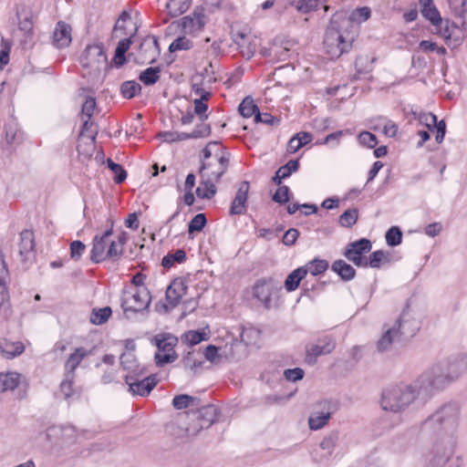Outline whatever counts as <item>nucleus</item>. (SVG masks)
<instances>
[{
	"label": "nucleus",
	"instance_id": "nucleus-1",
	"mask_svg": "<svg viewBox=\"0 0 467 467\" xmlns=\"http://www.w3.org/2000/svg\"><path fill=\"white\" fill-rule=\"evenodd\" d=\"M228 167V154L222 150H220V152H215L214 157L211 160L202 161L199 170L201 182L196 189V194L200 199H212L216 194V184Z\"/></svg>",
	"mask_w": 467,
	"mask_h": 467
},
{
	"label": "nucleus",
	"instance_id": "nucleus-2",
	"mask_svg": "<svg viewBox=\"0 0 467 467\" xmlns=\"http://www.w3.org/2000/svg\"><path fill=\"white\" fill-rule=\"evenodd\" d=\"M354 37L355 33L350 30L349 20L336 14L326 30L324 48L331 58H337L350 49Z\"/></svg>",
	"mask_w": 467,
	"mask_h": 467
},
{
	"label": "nucleus",
	"instance_id": "nucleus-3",
	"mask_svg": "<svg viewBox=\"0 0 467 467\" xmlns=\"http://www.w3.org/2000/svg\"><path fill=\"white\" fill-rule=\"evenodd\" d=\"M420 397L414 381L411 384L393 385L383 390L380 405L384 410L402 413Z\"/></svg>",
	"mask_w": 467,
	"mask_h": 467
},
{
	"label": "nucleus",
	"instance_id": "nucleus-4",
	"mask_svg": "<svg viewBox=\"0 0 467 467\" xmlns=\"http://www.w3.org/2000/svg\"><path fill=\"white\" fill-rule=\"evenodd\" d=\"M460 407L456 403L445 404L425 421L424 428L432 431L438 436L454 439V433L460 421Z\"/></svg>",
	"mask_w": 467,
	"mask_h": 467
},
{
	"label": "nucleus",
	"instance_id": "nucleus-5",
	"mask_svg": "<svg viewBox=\"0 0 467 467\" xmlns=\"http://www.w3.org/2000/svg\"><path fill=\"white\" fill-rule=\"evenodd\" d=\"M419 329L418 323L408 312H402L393 326H384V333L378 341L377 348L380 352L389 350L392 344L401 336L410 337Z\"/></svg>",
	"mask_w": 467,
	"mask_h": 467
},
{
	"label": "nucleus",
	"instance_id": "nucleus-6",
	"mask_svg": "<svg viewBox=\"0 0 467 467\" xmlns=\"http://www.w3.org/2000/svg\"><path fill=\"white\" fill-rule=\"evenodd\" d=\"M414 383L423 399L431 398L451 384L438 364L423 372Z\"/></svg>",
	"mask_w": 467,
	"mask_h": 467
},
{
	"label": "nucleus",
	"instance_id": "nucleus-7",
	"mask_svg": "<svg viewBox=\"0 0 467 467\" xmlns=\"http://www.w3.org/2000/svg\"><path fill=\"white\" fill-rule=\"evenodd\" d=\"M454 439L438 436L433 441L426 455V460L431 467H442L453 454Z\"/></svg>",
	"mask_w": 467,
	"mask_h": 467
},
{
	"label": "nucleus",
	"instance_id": "nucleus-8",
	"mask_svg": "<svg viewBox=\"0 0 467 467\" xmlns=\"http://www.w3.org/2000/svg\"><path fill=\"white\" fill-rule=\"evenodd\" d=\"M151 301L150 291L145 286H139L123 291L121 306L125 313L140 312L149 307Z\"/></svg>",
	"mask_w": 467,
	"mask_h": 467
},
{
	"label": "nucleus",
	"instance_id": "nucleus-9",
	"mask_svg": "<svg viewBox=\"0 0 467 467\" xmlns=\"http://www.w3.org/2000/svg\"><path fill=\"white\" fill-rule=\"evenodd\" d=\"M81 64L84 67L91 68L95 72H100L106 67L108 57L103 45L99 43L88 45L81 56Z\"/></svg>",
	"mask_w": 467,
	"mask_h": 467
},
{
	"label": "nucleus",
	"instance_id": "nucleus-10",
	"mask_svg": "<svg viewBox=\"0 0 467 467\" xmlns=\"http://www.w3.org/2000/svg\"><path fill=\"white\" fill-rule=\"evenodd\" d=\"M192 423L186 428L188 436L197 435L201 430L210 427L217 420V410L213 405L202 407L192 414Z\"/></svg>",
	"mask_w": 467,
	"mask_h": 467
},
{
	"label": "nucleus",
	"instance_id": "nucleus-11",
	"mask_svg": "<svg viewBox=\"0 0 467 467\" xmlns=\"http://www.w3.org/2000/svg\"><path fill=\"white\" fill-rule=\"evenodd\" d=\"M371 250L369 240L362 238L357 242L351 243L347 246L345 256L354 265L359 267L368 266V259L364 254Z\"/></svg>",
	"mask_w": 467,
	"mask_h": 467
},
{
	"label": "nucleus",
	"instance_id": "nucleus-12",
	"mask_svg": "<svg viewBox=\"0 0 467 467\" xmlns=\"http://www.w3.org/2000/svg\"><path fill=\"white\" fill-rule=\"evenodd\" d=\"M113 223L111 222V225ZM112 235V226L107 230L102 235H96L93 240V247L91 250L90 259L95 263H99L107 258H113L108 254V249L112 242L109 238Z\"/></svg>",
	"mask_w": 467,
	"mask_h": 467
},
{
	"label": "nucleus",
	"instance_id": "nucleus-13",
	"mask_svg": "<svg viewBox=\"0 0 467 467\" xmlns=\"http://www.w3.org/2000/svg\"><path fill=\"white\" fill-rule=\"evenodd\" d=\"M452 383L467 371V357H458L437 363Z\"/></svg>",
	"mask_w": 467,
	"mask_h": 467
},
{
	"label": "nucleus",
	"instance_id": "nucleus-14",
	"mask_svg": "<svg viewBox=\"0 0 467 467\" xmlns=\"http://www.w3.org/2000/svg\"><path fill=\"white\" fill-rule=\"evenodd\" d=\"M234 41L237 46L243 57L250 59L253 57L257 49V38L245 32H237L234 35Z\"/></svg>",
	"mask_w": 467,
	"mask_h": 467
},
{
	"label": "nucleus",
	"instance_id": "nucleus-15",
	"mask_svg": "<svg viewBox=\"0 0 467 467\" xmlns=\"http://www.w3.org/2000/svg\"><path fill=\"white\" fill-rule=\"evenodd\" d=\"M334 348L335 342L332 339L327 337L320 339L317 343L306 347V362L314 365L319 356L327 355Z\"/></svg>",
	"mask_w": 467,
	"mask_h": 467
},
{
	"label": "nucleus",
	"instance_id": "nucleus-16",
	"mask_svg": "<svg viewBox=\"0 0 467 467\" xmlns=\"http://www.w3.org/2000/svg\"><path fill=\"white\" fill-rule=\"evenodd\" d=\"M125 381L129 385L130 391L140 396H146L150 394L157 384V381L153 377L138 379L133 375H127L125 377Z\"/></svg>",
	"mask_w": 467,
	"mask_h": 467
},
{
	"label": "nucleus",
	"instance_id": "nucleus-17",
	"mask_svg": "<svg viewBox=\"0 0 467 467\" xmlns=\"http://www.w3.org/2000/svg\"><path fill=\"white\" fill-rule=\"evenodd\" d=\"M296 43L292 39L285 37H275L270 47L269 56H274V58L277 61H285L290 57L292 48Z\"/></svg>",
	"mask_w": 467,
	"mask_h": 467
},
{
	"label": "nucleus",
	"instance_id": "nucleus-18",
	"mask_svg": "<svg viewBox=\"0 0 467 467\" xmlns=\"http://www.w3.org/2000/svg\"><path fill=\"white\" fill-rule=\"evenodd\" d=\"M35 238L30 230H24L20 233L18 242V254L22 262H26L34 256Z\"/></svg>",
	"mask_w": 467,
	"mask_h": 467
},
{
	"label": "nucleus",
	"instance_id": "nucleus-19",
	"mask_svg": "<svg viewBox=\"0 0 467 467\" xmlns=\"http://www.w3.org/2000/svg\"><path fill=\"white\" fill-rule=\"evenodd\" d=\"M137 27L135 24L130 22V15L127 11H123L113 29V36L116 38L125 36L124 38H131L135 36Z\"/></svg>",
	"mask_w": 467,
	"mask_h": 467
},
{
	"label": "nucleus",
	"instance_id": "nucleus-20",
	"mask_svg": "<svg viewBox=\"0 0 467 467\" xmlns=\"http://www.w3.org/2000/svg\"><path fill=\"white\" fill-rule=\"evenodd\" d=\"M249 189L250 185L248 182L244 181L240 183L230 206V214L240 215L245 213Z\"/></svg>",
	"mask_w": 467,
	"mask_h": 467
},
{
	"label": "nucleus",
	"instance_id": "nucleus-21",
	"mask_svg": "<svg viewBox=\"0 0 467 467\" xmlns=\"http://www.w3.org/2000/svg\"><path fill=\"white\" fill-rule=\"evenodd\" d=\"M187 284L183 278H175L166 290V299L171 307L179 305L187 292Z\"/></svg>",
	"mask_w": 467,
	"mask_h": 467
},
{
	"label": "nucleus",
	"instance_id": "nucleus-22",
	"mask_svg": "<svg viewBox=\"0 0 467 467\" xmlns=\"http://www.w3.org/2000/svg\"><path fill=\"white\" fill-rule=\"evenodd\" d=\"M71 26L64 21H59L52 35V44L57 48L67 47L71 43Z\"/></svg>",
	"mask_w": 467,
	"mask_h": 467
},
{
	"label": "nucleus",
	"instance_id": "nucleus-23",
	"mask_svg": "<svg viewBox=\"0 0 467 467\" xmlns=\"http://www.w3.org/2000/svg\"><path fill=\"white\" fill-rule=\"evenodd\" d=\"M203 15L194 12L192 16H187L177 22V26L182 28L185 34H192L199 31L203 26Z\"/></svg>",
	"mask_w": 467,
	"mask_h": 467
},
{
	"label": "nucleus",
	"instance_id": "nucleus-24",
	"mask_svg": "<svg viewBox=\"0 0 467 467\" xmlns=\"http://www.w3.org/2000/svg\"><path fill=\"white\" fill-rule=\"evenodd\" d=\"M91 354V350H88L83 347L76 348L65 363V371L69 372V376L71 377L72 374H75L76 368L79 366L82 360Z\"/></svg>",
	"mask_w": 467,
	"mask_h": 467
},
{
	"label": "nucleus",
	"instance_id": "nucleus-25",
	"mask_svg": "<svg viewBox=\"0 0 467 467\" xmlns=\"http://www.w3.org/2000/svg\"><path fill=\"white\" fill-rule=\"evenodd\" d=\"M25 351L21 341H9L5 338L0 340V355L7 359L20 356Z\"/></svg>",
	"mask_w": 467,
	"mask_h": 467
},
{
	"label": "nucleus",
	"instance_id": "nucleus-26",
	"mask_svg": "<svg viewBox=\"0 0 467 467\" xmlns=\"http://www.w3.org/2000/svg\"><path fill=\"white\" fill-rule=\"evenodd\" d=\"M421 15L429 20L433 26L442 25V18L439 10L433 4V0H419Z\"/></svg>",
	"mask_w": 467,
	"mask_h": 467
},
{
	"label": "nucleus",
	"instance_id": "nucleus-27",
	"mask_svg": "<svg viewBox=\"0 0 467 467\" xmlns=\"http://www.w3.org/2000/svg\"><path fill=\"white\" fill-rule=\"evenodd\" d=\"M20 383V375L16 372L0 373V393L14 390Z\"/></svg>",
	"mask_w": 467,
	"mask_h": 467
},
{
	"label": "nucleus",
	"instance_id": "nucleus-28",
	"mask_svg": "<svg viewBox=\"0 0 467 467\" xmlns=\"http://www.w3.org/2000/svg\"><path fill=\"white\" fill-rule=\"evenodd\" d=\"M191 5L192 0H170L166 8L170 16L177 17L187 12Z\"/></svg>",
	"mask_w": 467,
	"mask_h": 467
},
{
	"label": "nucleus",
	"instance_id": "nucleus-29",
	"mask_svg": "<svg viewBox=\"0 0 467 467\" xmlns=\"http://www.w3.org/2000/svg\"><path fill=\"white\" fill-rule=\"evenodd\" d=\"M154 340H155V344L158 348L157 352H162V353L175 352L173 348H174L175 345L177 344V341H178L177 337H175L170 334L158 335L155 337Z\"/></svg>",
	"mask_w": 467,
	"mask_h": 467
},
{
	"label": "nucleus",
	"instance_id": "nucleus-30",
	"mask_svg": "<svg viewBox=\"0 0 467 467\" xmlns=\"http://www.w3.org/2000/svg\"><path fill=\"white\" fill-rule=\"evenodd\" d=\"M330 417L331 413L329 410L313 412L308 419L309 428L314 431L323 428L327 423Z\"/></svg>",
	"mask_w": 467,
	"mask_h": 467
},
{
	"label": "nucleus",
	"instance_id": "nucleus-31",
	"mask_svg": "<svg viewBox=\"0 0 467 467\" xmlns=\"http://www.w3.org/2000/svg\"><path fill=\"white\" fill-rule=\"evenodd\" d=\"M306 274L307 269H305V267H298L294 270L286 277L285 282V289L289 292L296 290L298 287L300 281L306 275Z\"/></svg>",
	"mask_w": 467,
	"mask_h": 467
},
{
	"label": "nucleus",
	"instance_id": "nucleus-32",
	"mask_svg": "<svg viewBox=\"0 0 467 467\" xmlns=\"http://www.w3.org/2000/svg\"><path fill=\"white\" fill-rule=\"evenodd\" d=\"M209 339V332L199 330H189L182 336V341L190 347L195 346L202 341Z\"/></svg>",
	"mask_w": 467,
	"mask_h": 467
},
{
	"label": "nucleus",
	"instance_id": "nucleus-33",
	"mask_svg": "<svg viewBox=\"0 0 467 467\" xmlns=\"http://www.w3.org/2000/svg\"><path fill=\"white\" fill-rule=\"evenodd\" d=\"M200 400L196 397H192L187 394H182L175 396L172 400V406L176 410H182L189 407L198 406Z\"/></svg>",
	"mask_w": 467,
	"mask_h": 467
},
{
	"label": "nucleus",
	"instance_id": "nucleus-34",
	"mask_svg": "<svg viewBox=\"0 0 467 467\" xmlns=\"http://www.w3.org/2000/svg\"><path fill=\"white\" fill-rule=\"evenodd\" d=\"M332 269L337 273L342 279L348 281L355 276V269L343 260H337L333 263Z\"/></svg>",
	"mask_w": 467,
	"mask_h": 467
},
{
	"label": "nucleus",
	"instance_id": "nucleus-35",
	"mask_svg": "<svg viewBox=\"0 0 467 467\" xmlns=\"http://www.w3.org/2000/svg\"><path fill=\"white\" fill-rule=\"evenodd\" d=\"M239 112L244 118L255 117V114L259 112V109L254 100L247 97L240 104Z\"/></svg>",
	"mask_w": 467,
	"mask_h": 467
},
{
	"label": "nucleus",
	"instance_id": "nucleus-36",
	"mask_svg": "<svg viewBox=\"0 0 467 467\" xmlns=\"http://www.w3.org/2000/svg\"><path fill=\"white\" fill-rule=\"evenodd\" d=\"M160 67H148L144 71H142L140 74V80L144 83L145 85H153L155 84L159 78H160Z\"/></svg>",
	"mask_w": 467,
	"mask_h": 467
},
{
	"label": "nucleus",
	"instance_id": "nucleus-37",
	"mask_svg": "<svg viewBox=\"0 0 467 467\" xmlns=\"http://www.w3.org/2000/svg\"><path fill=\"white\" fill-rule=\"evenodd\" d=\"M358 219V211L357 209H348L339 216L338 223L342 227L350 228L356 224Z\"/></svg>",
	"mask_w": 467,
	"mask_h": 467
},
{
	"label": "nucleus",
	"instance_id": "nucleus-38",
	"mask_svg": "<svg viewBox=\"0 0 467 467\" xmlns=\"http://www.w3.org/2000/svg\"><path fill=\"white\" fill-rule=\"evenodd\" d=\"M131 44V38H122L117 46L115 52V63L117 66H121L125 62V53Z\"/></svg>",
	"mask_w": 467,
	"mask_h": 467
},
{
	"label": "nucleus",
	"instance_id": "nucleus-39",
	"mask_svg": "<svg viewBox=\"0 0 467 467\" xmlns=\"http://www.w3.org/2000/svg\"><path fill=\"white\" fill-rule=\"evenodd\" d=\"M370 17V9L367 6L359 7L354 10L350 16L348 18L350 23V28L352 27V23L360 24L362 22L367 21Z\"/></svg>",
	"mask_w": 467,
	"mask_h": 467
},
{
	"label": "nucleus",
	"instance_id": "nucleus-40",
	"mask_svg": "<svg viewBox=\"0 0 467 467\" xmlns=\"http://www.w3.org/2000/svg\"><path fill=\"white\" fill-rule=\"evenodd\" d=\"M111 315V308L106 306L99 309H93L90 316V322L95 325H101L105 323Z\"/></svg>",
	"mask_w": 467,
	"mask_h": 467
},
{
	"label": "nucleus",
	"instance_id": "nucleus-41",
	"mask_svg": "<svg viewBox=\"0 0 467 467\" xmlns=\"http://www.w3.org/2000/svg\"><path fill=\"white\" fill-rule=\"evenodd\" d=\"M186 258V253L182 249L176 250L173 254H168L162 258L161 265L163 267L170 268L174 262L182 263Z\"/></svg>",
	"mask_w": 467,
	"mask_h": 467
},
{
	"label": "nucleus",
	"instance_id": "nucleus-42",
	"mask_svg": "<svg viewBox=\"0 0 467 467\" xmlns=\"http://www.w3.org/2000/svg\"><path fill=\"white\" fill-rule=\"evenodd\" d=\"M327 267L328 263L326 260L314 259L305 266V269H307V273L309 272L313 275H317L324 273Z\"/></svg>",
	"mask_w": 467,
	"mask_h": 467
},
{
	"label": "nucleus",
	"instance_id": "nucleus-43",
	"mask_svg": "<svg viewBox=\"0 0 467 467\" xmlns=\"http://www.w3.org/2000/svg\"><path fill=\"white\" fill-rule=\"evenodd\" d=\"M120 90L125 98L131 99L140 92L141 87L135 81H126L121 85Z\"/></svg>",
	"mask_w": 467,
	"mask_h": 467
},
{
	"label": "nucleus",
	"instance_id": "nucleus-44",
	"mask_svg": "<svg viewBox=\"0 0 467 467\" xmlns=\"http://www.w3.org/2000/svg\"><path fill=\"white\" fill-rule=\"evenodd\" d=\"M19 30L24 33L25 38L22 40L24 46L30 45L33 35V23L29 18H25L19 23Z\"/></svg>",
	"mask_w": 467,
	"mask_h": 467
},
{
	"label": "nucleus",
	"instance_id": "nucleus-45",
	"mask_svg": "<svg viewBox=\"0 0 467 467\" xmlns=\"http://www.w3.org/2000/svg\"><path fill=\"white\" fill-rule=\"evenodd\" d=\"M386 242L389 246H397L401 243L402 233L398 226L390 227L386 233Z\"/></svg>",
	"mask_w": 467,
	"mask_h": 467
},
{
	"label": "nucleus",
	"instance_id": "nucleus-46",
	"mask_svg": "<svg viewBox=\"0 0 467 467\" xmlns=\"http://www.w3.org/2000/svg\"><path fill=\"white\" fill-rule=\"evenodd\" d=\"M298 169V161H289L285 165L280 167L276 171V177L279 178L278 184L281 183L283 179L287 178L293 171H296Z\"/></svg>",
	"mask_w": 467,
	"mask_h": 467
},
{
	"label": "nucleus",
	"instance_id": "nucleus-47",
	"mask_svg": "<svg viewBox=\"0 0 467 467\" xmlns=\"http://www.w3.org/2000/svg\"><path fill=\"white\" fill-rule=\"evenodd\" d=\"M126 240V234H121L118 237V241L110 242V245L108 249V254L110 256H119L123 252V244Z\"/></svg>",
	"mask_w": 467,
	"mask_h": 467
},
{
	"label": "nucleus",
	"instance_id": "nucleus-48",
	"mask_svg": "<svg viewBox=\"0 0 467 467\" xmlns=\"http://www.w3.org/2000/svg\"><path fill=\"white\" fill-rule=\"evenodd\" d=\"M108 167L113 171L115 174L114 182L116 183L123 182L127 178L126 171L118 163H115L110 159L107 161Z\"/></svg>",
	"mask_w": 467,
	"mask_h": 467
},
{
	"label": "nucleus",
	"instance_id": "nucleus-49",
	"mask_svg": "<svg viewBox=\"0 0 467 467\" xmlns=\"http://www.w3.org/2000/svg\"><path fill=\"white\" fill-rule=\"evenodd\" d=\"M75 379V374L69 376V372L65 371V379L60 384V390L64 394L66 399H68L73 394V382Z\"/></svg>",
	"mask_w": 467,
	"mask_h": 467
},
{
	"label": "nucleus",
	"instance_id": "nucleus-50",
	"mask_svg": "<svg viewBox=\"0 0 467 467\" xmlns=\"http://www.w3.org/2000/svg\"><path fill=\"white\" fill-rule=\"evenodd\" d=\"M204 358L213 364H219L222 357L219 354V348L214 345H208L203 350Z\"/></svg>",
	"mask_w": 467,
	"mask_h": 467
},
{
	"label": "nucleus",
	"instance_id": "nucleus-51",
	"mask_svg": "<svg viewBox=\"0 0 467 467\" xmlns=\"http://www.w3.org/2000/svg\"><path fill=\"white\" fill-rule=\"evenodd\" d=\"M192 47V41L185 36L176 38L169 47L170 52H175L178 50H188Z\"/></svg>",
	"mask_w": 467,
	"mask_h": 467
},
{
	"label": "nucleus",
	"instance_id": "nucleus-52",
	"mask_svg": "<svg viewBox=\"0 0 467 467\" xmlns=\"http://www.w3.org/2000/svg\"><path fill=\"white\" fill-rule=\"evenodd\" d=\"M358 141L361 145L368 148H375L378 144L377 137L368 131H362L358 136Z\"/></svg>",
	"mask_w": 467,
	"mask_h": 467
},
{
	"label": "nucleus",
	"instance_id": "nucleus-53",
	"mask_svg": "<svg viewBox=\"0 0 467 467\" xmlns=\"http://www.w3.org/2000/svg\"><path fill=\"white\" fill-rule=\"evenodd\" d=\"M206 217L203 213L196 214L189 223V233L200 232L206 224Z\"/></svg>",
	"mask_w": 467,
	"mask_h": 467
},
{
	"label": "nucleus",
	"instance_id": "nucleus-54",
	"mask_svg": "<svg viewBox=\"0 0 467 467\" xmlns=\"http://www.w3.org/2000/svg\"><path fill=\"white\" fill-rule=\"evenodd\" d=\"M159 136L166 142H174L189 139V136L185 132L165 131L160 133Z\"/></svg>",
	"mask_w": 467,
	"mask_h": 467
},
{
	"label": "nucleus",
	"instance_id": "nucleus-55",
	"mask_svg": "<svg viewBox=\"0 0 467 467\" xmlns=\"http://www.w3.org/2000/svg\"><path fill=\"white\" fill-rule=\"evenodd\" d=\"M177 358V355L175 352H156L155 360L156 364L160 367L164 366L165 364L171 363Z\"/></svg>",
	"mask_w": 467,
	"mask_h": 467
},
{
	"label": "nucleus",
	"instance_id": "nucleus-56",
	"mask_svg": "<svg viewBox=\"0 0 467 467\" xmlns=\"http://www.w3.org/2000/svg\"><path fill=\"white\" fill-rule=\"evenodd\" d=\"M319 4V0H299L296 8L302 13H308L315 10Z\"/></svg>",
	"mask_w": 467,
	"mask_h": 467
},
{
	"label": "nucleus",
	"instance_id": "nucleus-57",
	"mask_svg": "<svg viewBox=\"0 0 467 467\" xmlns=\"http://www.w3.org/2000/svg\"><path fill=\"white\" fill-rule=\"evenodd\" d=\"M211 133V128L209 125L202 124L197 126L194 130L191 133H187L189 139H198L209 136Z\"/></svg>",
	"mask_w": 467,
	"mask_h": 467
},
{
	"label": "nucleus",
	"instance_id": "nucleus-58",
	"mask_svg": "<svg viewBox=\"0 0 467 467\" xmlns=\"http://www.w3.org/2000/svg\"><path fill=\"white\" fill-rule=\"evenodd\" d=\"M337 441V435L330 434L322 440L320 442V448L327 451L328 453H331L336 446Z\"/></svg>",
	"mask_w": 467,
	"mask_h": 467
},
{
	"label": "nucleus",
	"instance_id": "nucleus-59",
	"mask_svg": "<svg viewBox=\"0 0 467 467\" xmlns=\"http://www.w3.org/2000/svg\"><path fill=\"white\" fill-rule=\"evenodd\" d=\"M289 188L287 186H280L273 195V200L278 203H285L289 201Z\"/></svg>",
	"mask_w": 467,
	"mask_h": 467
},
{
	"label": "nucleus",
	"instance_id": "nucleus-60",
	"mask_svg": "<svg viewBox=\"0 0 467 467\" xmlns=\"http://www.w3.org/2000/svg\"><path fill=\"white\" fill-rule=\"evenodd\" d=\"M385 259V254L383 251L379 250L373 252L369 255V259L368 260V266L378 268L379 267L381 262Z\"/></svg>",
	"mask_w": 467,
	"mask_h": 467
},
{
	"label": "nucleus",
	"instance_id": "nucleus-61",
	"mask_svg": "<svg viewBox=\"0 0 467 467\" xmlns=\"http://www.w3.org/2000/svg\"><path fill=\"white\" fill-rule=\"evenodd\" d=\"M304 375H305L304 370L299 368L285 369L284 371L285 378L287 380L293 381V382L302 379Z\"/></svg>",
	"mask_w": 467,
	"mask_h": 467
},
{
	"label": "nucleus",
	"instance_id": "nucleus-62",
	"mask_svg": "<svg viewBox=\"0 0 467 467\" xmlns=\"http://www.w3.org/2000/svg\"><path fill=\"white\" fill-rule=\"evenodd\" d=\"M436 131L435 140L438 143H441L443 138L445 136L446 131V123L444 120L436 121L435 124L432 125L431 131Z\"/></svg>",
	"mask_w": 467,
	"mask_h": 467
},
{
	"label": "nucleus",
	"instance_id": "nucleus-63",
	"mask_svg": "<svg viewBox=\"0 0 467 467\" xmlns=\"http://www.w3.org/2000/svg\"><path fill=\"white\" fill-rule=\"evenodd\" d=\"M85 244L80 241H74L70 244V255L71 258L78 260L85 251Z\"/></svg>",
	"mask_w": 467,
	"mask_h": 467
},
{
	"label": "nucleus",
	"instance_id": "nucleus-64",
	"mask_svg": "<svg viewBox=\"0 0 467 467\" xmlns=\"http://www.w3.org/2000/svg\"><path fill=\"white\" fill-rule=\"evenodd\" d=\"M442 24L443 26L441 27L440 34L444 39L448 40L451 37L453 31L457 26L454 23L450 22L449 20H445Z\"/></svg>",
	"mask_w": 467,
	"mask_h": 467
}]
</instances>
